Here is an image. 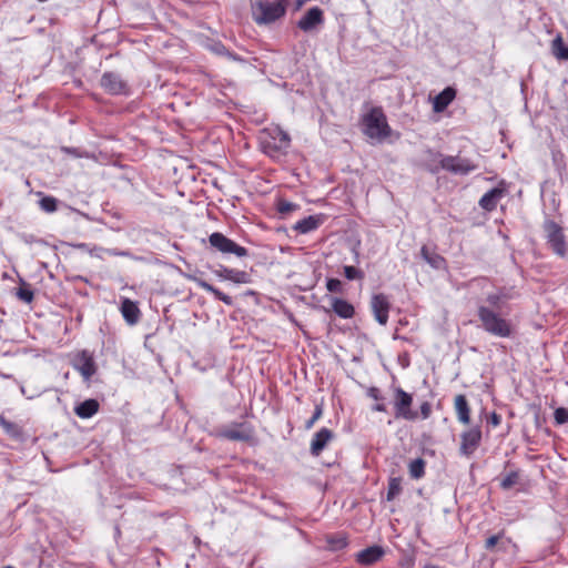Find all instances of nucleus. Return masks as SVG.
Returning <instances> with one entry per match:
<instances>
[{
  "label": "nucleus",
  "instance_id": "de8ad7c7",
  "mask_svg": "<svg viewBox=\"0 0 568 568\" xmlns=\"http://www.w3.org/2000/svg\"><path fill=\"white\" fill-rule=\"evenodd\" d=\"M106 253L112 256H130L128 251H119L116 248H109L106 250Z\"/></svg>",
  "mask_w": 568,
  "mask_h": 568
},
{
  "label": "nucleus",
  "instance_id": "f257e3e1",
  "mask_svg": "<svg viewBox=\"0 0 568 568\" xmlns=\"http://www.w3.org/2000/svg\"><path fill=\"white\" fill-rule=\"evenodd\" d=\"M258 144L264 154L277 159L286 153L291 144V138L280 126L273 125L260 132Z\"/></svg>",
  "mask_w": 568,
  "mask_h": 568
},
{
  "label": "nucleus",
  "instance_id": "864d4df0",
  "mask_svg": "<svg viewBox=\"0 0 568 568\" xmlns=\"http://www.w3.org/2000/svg\"><path fill=\"white\" fill-rule=\"evenodd\" d=\"M424 568H439V567H437V566H433V565H427V566H425Z\"/></svg>",
  "mask_w": 568,
  "mask_h": 568
},
{
  "label": "nucleus",
  "instance_id": "0eeeda50",
  "mask_svg": "<svg viewBox=\"0 0 568 568\" xmlns=\"http://www.w3.org/2000/svg\"><path fill=\"white\" fill-rule=\"evenodd\" d=\"M254 20L257 24L272 23L285 14L282 2L260 1L253 9Z\"/></svg>",
  "mask_w": 568,
  "mask_h": 568
},
{
  "label": "nucleus",
  "instance_id": "e433bc0d",
  "mask_svg": "<svg viewBox=\"0 0 568 568\" xmlns=\"http://www.w3.org/2000/svg\"><path fill=\"white\" fill-rule=\"evenodd\" d=\"M426 154L428 155L427 156V163H426V168H427L428 171H429V165H432V166L438 165L439 164V160L442 158L446 156V155H443L442 153L435 152L433 150H427Z\"/></svg>",
  "mask_w": 568,
  "mask_h": 568
},
{
  "label": "nucleus",
  "instance_id": "6ab92c4d",
  "mask_svg": "<svg viewBox=\"0 0 568 568\" xmlns=\"http://www.w3.org/2000/svg\"><path fill=\"white\" fill-rule=\"evenodd\" d=\"M504 189L493 187L481 196V199L479 200V206L485 211H494L499 200L504 196Z\"/></svg>",
  "mask_w": 568,
  "mask_h": 568
},
{
  "label": "nucleus",
  "instance_id": "393cba45",
  "mask_svg": "<svg viewBox=\"0 0 568 568\" xmlns=\"http://www.w3.org/2000/svg\"><path fill=\"white\" fill-rule=\"evenodd\" d=\"M322 219L316 215H310L296 222L294 230L301 234H307L315 231L321 225Z\"/></svg>",
  "mask_w": 568,
  "mask_h": 568
},
{
  "label": "nucleus",
  "instance_id": "bb28decb",
  "mask_svg": "<svg viewBox=\"0 0 568 568\" xmlns=\"http://www.w3.org/2000/svg\"><path fill=\"white\" fill-rule=\"evenodd\" d=\"M426 462L423 458H416L409 462L408 473L413 479H420L425 476Z\"/></svg>",
  "mask_w": 568,
  "mask_h": 568
},
{
  "label": "nucleus",
  "instance_id": "49530a36",
  "mask_svg": "<svg viewBox=\"0 0 568 568\" xmlns=\"http://www.w3.org/2000/svg\"><path fill=\"white\" fill-rule=\"evenodd\" d=\"M488 424H490L491 426L496 427L498 426L500 423H501V416L499 414H497L496 412H493L488 419H487Z\"/></svg>",
  "mask_w": 568,
  "mask_h": 568
},
{
  "label": "nucleus",
  "instance_id": "f8f14e48",
  "mask_svg": "<svg viewBox=\"0 0 568 568\" xmlns=\"http://www.w3.org/2000/svg\"><path fill=\"white\" fill-rule=\"evenodd\" d=\"M102 89L112 95L126 94L129 89L126 82L115 72H104L100 80Z\"/></svg>",
  "mask_w": 568,
  "mask_h": 568
},
{
  "label": "nucleus",
  "instance_id": "8fccbe9b",
  "mask_svg": "<svg viewBox=\"0 0 568 568\" xmlns=\"http://www.w3.org/2000/svg\"><path fill=\"white\" fill-rule=\"evenodd\" d=\"M372 409H373L374 412H381V413H383V412H386V405H385L384 403H379V402H378V403H376V404L372 407Z\"/></svg>",
  "mask_w": 568,
  "mask_h": 568
},
{
  "label": "nucleus",
  "instance_id": "1a4fd4ad",
  "mask_svg": "<svg viewBox=\"0 0 568 568\" xmlns=\"http://www.w3.org/2000/svg\"><path fill=\"white\" fill-rule=\"evenodd\" d=\"M413 396L405 392L402 387L394 388V410L396 418L406 420H415L418 418V413L412 409Z\"/></svg>",
  "mask_w": 568,
  "mask_h": 568
},
{
  "label": "nucleus",
  "instance_id": "ea45409f",
  "mask_svg": "<svg viewBox=\"0 0 568 568\" xmlns=\"http://www.w3.org/2000/svg\"><path fill=\"white\" fill-rule=\"evenodd\" d=\"M503 298L501 293H490L486 297V302L489 304L490 308L495 311V308H499V303Z\"/></svg>",
  "mask_w": 568,
  "mask_h": 568
},
{
  "label": "nucleus",
  "instance_id": "4c0bfd02",
  "mask_svg": "<svg viewBox=\"0 0 568 568\" xmlns=\"http://www.w3.org/2000/svg\"><path fill=\"white\" fill-rule=\"evenodd\" d=\"M554 418L557 425L568 423V409L565 407L557 408L554 413Z\"/></svg>",
  "mask_w": 568,
  "mask_h": 568
},
{
  "label": "nucleus",
  "instance_id": "a878e982",
  "mask_svg": "<svg viewBox=\"0 0 568 568\" xmlns=\"http://www.w3.org/2000/svg\"><path fill=\"white\" fill-rule=\"evenodd\" d=\"M420 254L423 258L434 268H440L445 263L443 256L435 252H430L426 245H424L420 250Z\"/></svg>",
  "mask_w": 568,
  "mask_h": 568
},
{
  "label": "nucleus",
  "instance_id": "39448f33",
  "mask_svg": "<svg viewBox=\"0 0 568 568\" xmlns=\"http://www.w3.org/2000/svg\"><path fill=\"white\" fill-rule=\"evenodd\" d=\"M476 169L477 164L473 163L469 159L460 158L459 155H446L439 160L438 165H429V172L433 174L438 173L440 170H445L454 174L467 175Z\"/></svg>",
  "mask_w": 568,
  "mask_h": 568
},
{
  "label": "nucleus",
  "instance_id": "5701e85b",
  "mask_svg": "<svg viewBox=\"0 0 568 568\" xmlns=\"http://www.w3.org/2000/svg\"><path fill=\"white\" fill-rule=\"evenodd\" d=\"M456 92L453 88L447 87L438 93L433 101V109L435 112H443L455 99Z\"/></svg>",
  "mask_w": 568,
  "mask_h": 568
},
{
  "label": "nucleus",
  "instance_id": "412c9836",
  "mask_svg": "<svg viewBox=\"0 0 568 568\" xmlns=\"http://www.w3.org/2000/svg\"><path fill=\"white\" fill-rule=\"evenodd\" d=\"M454 407L456 410L457 419L468 425L470 423V407L464 394H458L454 399Z\"/></svg>",
  "mask_w": 568,
  "mask_h": 568
},
{
  "label": "nucleus",
  "instance_id": "c9c22d12",
  "mask_svg": "<svg viewBox=\"0 0 568 568\" xmlns=\"http://www.w3.org/2000/svg\"><path fill=\"white\" fill-rule=\"evenodd\" d=\"M17 296L24 303H31L33 301V291L29 286H21L17 291Z\"/></svg>",
  "mask_w": 568,
  "mask_h": 568
},
{
  "label": "nucleus",
  "instance_id": "4be33fe9",
  "mask_svg": "<svg viewBox=\"0 0 568 568\" xmlns=\"http://www.w3.org/2000/svg\"><path fill=\"white\" fill-rule=\"evenodd\" d=\"M100 404L94 398L85 399L74 407V413L82 419L91 418L99 412Z\"/></svg>",
  "mask_w": 568,
  "mask_h": 568
},
{
  "label": "nucleus",
  "instance_id": "58836bf2",
  "mask_svg": "<svg viewBox=\"0 0 568 568\" xmlns=\"http://www.w3.org/2000/svg\"><path fill=\"white\" fill-rule=\"evenodd\" d=\"M322 415H323V407H322V405L317 404L315 406L312 417L308 420H306L305 428L311 429L314 426V424L322 417Z\"/></svg>",
  "mask_w": 568,
  "mask_h": 568
},
{
  "label": "nucleus",
  "instance_id": "a211bd4d",
  "mask_svg": "<svg viewBox=\"0 0 568 568\" xmlns=\"http://www.w3.org/2000/svg\"><path fill=\"white\" fill-rule=\"evenodd\" d=\"M120 311H121L123 318L125 320V322L129 325H134L139 322L141 312H140L136 303H134L130 298H126V297L122 298Z\"/></svg>",
  "mask_w": 568,
  "mask_h": 568
},
{
  "label": "nucleus",
  "instance_id": "72a5a7b5",
  "mask_svg": "<svg viewBox=\"0 0 568 568\" xmlns=\"http://www.w3.org/2000/svg\"><path fill=\"white\" fill-rule=\"evenodd\" d=\"M402 491V479L398 477H393L388 481L387 488V500H393L397 497Z\"/></svg>",
  "mask_w": 568,
  "mask_h": 568
},
{
  "label": "nucleus",
  "instance_id": "aec40b11",
  "mask_svg": "<svg viewBox=\"0 0 568 568\" xmlns=\"http://www.w3.org/2000/svg\"><path fill=\"white\" fill-rule=\"evenodd\" d=\"M190 280H192L193 282L196 283L197 286H200L201 288H203L204 291L211 293L214 295V297L221 302H223L225 305L227 306H232L233 305V298L223 293L222 291H220L219 288H216L215 286H213L212 284L207 283L206 281L200 278V277H196V276H189Z\"/></svg>",
  "mask_w": 568,
  "mask_h": 568
},
{
  "label": "nucleus",
  "instance_id": "4468645a",
  "mask_svg": "<svg viewBox=\"0 0 568 568\" xmlns=\"http://www.w3.org/2000/svg\"><path fill=\"white\" fill-rule=\"evenodd\" d=\"M323 10L318 7H313L298 20L297 27L304 32H311L323 24Z\"/></svg>",
  "mask_w": 568,
  "mask_h": 568
},
{
  "label": "nucleus",
  "instance_id": "a18cd8bd",
  "mask_svg": "<svg viewBox=\"0 0 568 568\" xmlns=\"http://www.w3.org/2000/svg\"><path fill=\"white\" fill-rule=\"evenodd\" d=\"M500 536L499 535H493L488 537L485 541V549L486 550H493L494 547L497 545Z\"/></svg>",
  "mask_w": 568,
  "mask_h": 568
},
{
  "label": "nucleus",
  "instance_id": "20e7f679",
  "mask_svg": "<svg viewBox=\"0 0 568 568\" xmlns=\"http://www.w3.org/2000/svg\"><path fill=\"white\" fill-rule=\"evenodd\" d=\"M545 239L554 254L564 258L568 254L567 241L562 227L552 220H546L542 224Z\"/></svg>",
  "mask_w": 568,
  "mask_h": 568
},
{
  "label": "nucleus",
  "instance_id": "6e6552de",
  "mask_svg": "<svg viewBox=\"0 0 568 568\" xmlns=\"http://www.w3.org/2000/svg\"><path fill=\"white\" fill-rule=\"evenodd\" d=\"M210 247L214 252H219L221 254H234L237 257L247 256L248 251L244 247L235 243L233 240L226 237L221 232H214L209 236Z\"/></svg>",
  "mask_w": 568,
  "mask_h": 568
},
{
  "label": "nucleus",
  "instance_id": "9b49d317",
  "mask_svg": "<svg viewBox=\"0 0 568 568\" xmlns=\"http://www.w3.org/2000/svg\"><path fill=\"white\" fill-rule=\"evenodd\" d=\"M481 442V429L479 426H475L468 430H465L460 435V447L459 453L463 456L469 457L479 447Z\"/></svg>",
  "mask_w": 568,
  "mask_h": 568
},
{
  "label": "nucleus",
  "instance_id": "c85d7f7f",
  "mask_svg": "<svg viewBox=\"0 0 568 568\" xmlns=\"http://www.w3.org/2000/svg\"><path fill=\"white\" fill-rule=\"evenodd\" d=\"M327 545L331 550L337 551L347 546V538L343 534L329 535L326 538Z\"/></svg>",
  "mask_w": 568,
  "mask_h": 568
},
{
  "label": "nucleus",
  "instance_id": "423d86ee",
  "mask_svg": "<svg viewBox=\"0 0 568 568\" xmlns=\"http://www.w3.org/2000/svg\"><path fill=\"white\" fill-rule=\"evenodd\" d=\"M216 436L227 440L248 443L254 438V427L247 422H234L220 427Z\"/></svg>",
  "mask_w": 568,
  "mask_h": 568
},
{
  "label": "nucleus",
  "instance_id": "473e14b6",
  "mask_svg": "<svg viewBox=\"0 0 568 568\" xmlns=\"http://www.w3.org/2000/svg\"><path fill=\"white\" fill-rule=\"evenodd\" d=\"M0 426L11 437L18 438L21 435L20 427L17 424L7 420L2 415H0Z\"/></svg>",
  "mask_w": 568,
  "mask_h": 568
},
{
  "label": "nucleus",
  "instance_id": "dca6fc26",
  "mask_svg": "<svg viewBox=\"0 0 568 568\" xmlns=\"http://www.w3.org/2000/svg\"><path fill=\"white\" fill-rule=\"evenodd\" d=\"M334 438V433L323 427L318 432H316L311 440V454L313 456H320L321 453L325 449L327 444Z\"/></svg>",
  "mask_w": 568,
  "mask_h": 568
},
{
  "label": "nucleus",
  "instance_id": "cd10ccee",
  "mask_svg": "<svg viewBox=\"0 0 568 568\" xmlns=\"http://www.w3.org/2000/svg\"><path fill=\"white\" fill-rule=\"evenodd\" d=\"M551 50H552V54L558 60H568V47L564 43L561 36H557L552 40Z\"/></svg>",
  "mask_w": 568,
  "mask_h": 568
},
{
  "label": "nucleus",
  "instance_id": "79ce46f5",
  "mask_svg": "<svg viewBox=\"0 0 568 568\" xmlns=\"http://www.w3.org/2000/svg\"><path fill=\"white\" fill-rule=\"evenodd\" d=\"M209 49L216 55L225 57L227 53V48L222 42H214L209 47Z\"/></svg>",
  "mask_w": 568,
  "mask_h": 568
},
{
  "label": "nucleus",
  "instance_id": "2eb2a0df",
  "mask_svg": "<svg viewBox=\"0 0 568 568\" xmlns=\"http://www.w3.org/2000/svg\"><path fill=\"white\" fill-rule=\"evenodd\" d=\"M213 274L224 281H231L236 284L250 283V274L245 271L230 268L223 265H219L217 268L212 270Z\"/></svg>",
  "mask_w": 568,
  "mask_h": 568
},
{
  "label": "nucleus",
  "instance_id": "c03bdc74",
  "mask_svg": "<svg viewBox=\"0 0 568 568\" xmlns=\"http://www.w3.org/2000/svg\"><path fill=\"white\" fill-rule=\"evenodd\" d=\"M367 396L376 402H381L384 399V397L381 395L379 388L377 387H369L367 390Z\"/></svg>",
  "mask_w": 568,
  "mask_h": 568
},
{
  "label": "nucleus",
  "instance_id": "a19ab883",
  "mask_svg": "<svg viewBox=\"0 0 568 568\" xmlns=\"http://www.w3.org/2000/svg\"><path fill=\"white\" fill-rule=\"evenodd\" d=\"M326 288L331 293H341L342 282L338 278H328L326 282Z\"/></svg>",
  "mask_w": 568,
  "mask_h": 568
},
{
  "label": "nucleus",
  "instance_id": "09e8293b",
  "mask_svg": "<svg viewBox=\"0 0 568 568\" xmlns=\"http://www.w3.org/2000/svg\"><path fill=\"white\" fill-rule=\"evenodd\" d=\"M225 57L233 61H243V59L240 55H237L234 52H231L229 49H227V53L225 54Z\"/></svg>",
  "mask_w": 568,
  "mask_h": 568
},
{
  "label": "nucleus",
  "instance_id": "2f4dec72",
  "mask_svg": "<svg viewBox=\"0 0 568 568\" xmlns=\"http://www.w3.org/2000/svg\"><path fill=\"white\" fill-rule=\"evenodd\" d=\"M300 209V205L293 202H290L285 199H278L276 203V210L282 216H286L290 213Z\"/></svg>",
  "mask_w": 568,
  "mask_h": 568
},
{
  "label": "nucleus",
  "instance_id": "f3484780",
  "mask_svg": "<svg viewBox=\"0 0 568 568\" xmlns=\"http://www.w3.org/2000/svg\"><path fill=\"white\" fill-rule=\"evenodd\" d=\"M384 554L385 550L382 546L374 545L361 550L356 555V561L362 566H371L381 560Z\"/></svg>",
  "mask_w": 568,
  "mask_h": 568
},
{
  "label": "nucleus",
  "instance_id": "f704fd0d",
  "mask_svg": "<svg viewBox=\"0 0 568 568\" xmlns=\"http://www.w3.org/2000/svg\"><path fill=\"white\" fill-rule=\"evenodd\" d=\"M343 272H344V276L348 281L363 280L365 276L363 271H361L352 265L344 266Z\"/></svg>",
  "mask_w": 568,
  "mask_h": 568
},
{
  "label": "nucleus",
  "instance_id": "c756f323",
  "mask_svg": "<svg viewBox=\"0 0 568 568\" xmlns=\"http://www.w3.org/2000/svg\"><path fill=\"white\" fill-rule=\"evenodd\" d=\"M519 470H511L508 474H506L501 480H500V488L504 490H509L515 485L519 483Z\"/></svg>",
  "mask_w": 568,
  "mask_h": 568
},
{
  "label": "nucleus",
  "instance_id": "3c124183",
  "mask_svg": "<svg viewBox=\"0 0 568 568\" xmlns=\"http://www.w3.org/2000/svg\"><path fill=\"white\" fill-rule=\"evenodd\" d=\"M352 251L354 252V255H355V262L358 263L359 262V252L357 250V246L356 245L353 246Z\"/></svg>",
  "mask_w": 568,
  "mask_h": 568
},
{
  "label": "nucleus",
  "instance_id": "7ed1b4c3",
  "mask_svg": "<svg viewBox=\"0 0 568 568\" xmlns=\"http://www.w3.org/2000/svg\"><path fill=\"white\" fill-rule=\"evenodd\" d=\"M390 126L381 106H374L363 116V133L369 139L382 141L390 135Z\"/></svg>",
  "mask_w": 568,
  "mask_h": 568
},
{
  "label": "nucleus",
  "instance_id": "f03ea898",
  "mask_svg": "<svg viewBox=\"0 0 568 568\" xmlns=\"http://www.w3.org/2000/svg\"><path fill=\"white\" fill-rule=\"evenodd\" d=\"M477 316L481 323L483 329L490 335L504 338L511 336V323L508 320L501 317L489 306L479 305L477 308Z\"/></svg>",
  "mask_w": 568,
  "mask_h": 568
},
{
  "label": "nucleus",
  "instance_id": "7c9ffc66",
  "mask_svg": "<svg viewBox=\"0 0 568 568\" xmlns=\"http://www.w3.org/2000/svg\"><path fill=\"white\" fill-rule=\"evenodd\" d=\"M58 203L54 196L45 195L39 200V207L45 213H53L58 210Z\"/></svg>",
  "mask_w": 568,
  "mask_h": 568
},
{
  "label": "nucleus",
  "instance_id": "b1692460",
  "mask_svg": "<svg viewBox=\"0 0 568 568\" xmlns=\"http://www.w3.org/2000/svg\"><path fill=\"white\" fill-rule=\"evenodd\" d=\"M332 310L341 318H352L355 314L354 306L346 300L334 297L332 298Z\"/></svg>",
  "mask_w": 568,
  "mask_h": 568
},
{
  "label": "nucleus",
  "instance_id": "ddd939ff",
  "mask_svg": "<svg viewBox=\"0 0 568 568\" xmlns=\"http://www.w3.org/2000/svg\"><path fill=\"white\" fill-rule=\"evenodd\" d=\"M371 307L375 316V320L381 325H386L388 321V313L390 310V303L388 297L383 293L374 294L371 300Z\"/></svg>",
  "mask_w": 568,
  "mask_h": 568
},
{
  "label": "nucleus",
  "instance_id": "37998d69",
  "mask_svg": "<svg viewBox=\"0 0 568 568\" xmlns=\"http://www.w3.org/2000/svg\"><path fill=\"white\" fill-rule=\"evenodd\" d=\"M419 410H420V417L423 419L429 418L430 415H432V405H430V403H428V402L422 403V405L419 407Z\"/></svg>",
  "mask_w": 568,
  "mask_h": 568
},
{
  "label": "nucleus",
  "instance_id": "603ef678",
  "mask_svg": "<svg viewBox=\"0 0 568 568\" xmlns=\"http://www.w3.org/2000/svg\"><path fill=\"white\" fill-rule=\"evenodd\" d=\"M63 150H64L67 153H71V154H73V155H78V153H77V149L64 148Z\"/></svg>",
  "mask_w": 568,
  "mask_h": 568
},
{
  "label": "nucleus",
  "instance_id": "9d476101",
  "mask_svg": "<svg viewBox=\"0 0 568 568\" xmlns=\"http://www.w3.org/2000/svg\"><path fill=\"white\" fill-rule=\"evenodd\" d=\"M72 367L80 373L84 382H90L97 374L98 366L93 354L88 349H82L71 358Z\"/></svg>",
  "mask_w": 568,
  "mask_h": 568
}]
</instances>
